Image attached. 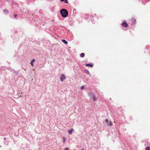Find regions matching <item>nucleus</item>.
Returning <instances> with one entry per match:
<instances>
[{"label":"nucleus","mask_w":150,"mask_h":150,"mask_svg":"<svg viewBox=\"0 0 150 150\" xmlns=\"http://www.w3.org/2000/svg\"><path fill=\"white\" fill-rule=\"evenodd\" d=\"M84 86H81V89H84Z\"/></svg>","instance_id":"nucleus-19"},{"label":"nucleus","mask_w":150,"mask_h":150,"mask_svg":"<svg viewBox=\"0 0 150 150\" xmlns=\"http://www.w3.org/2000/svg\"><path fill=\"white\" fill-rule=\"evenodd\" d=\"M144 1H145V2H147L149 1V0H143L142 1V3L143 4H144Z\"/></svg>","instance_id":"nucleus-14"},{"label":"nucleus","mask_w":150,"mask_h":150,"mask_svg":"<svg viewBox=\"0 0 150 150\" xmlns=\"http://www.w3.org/2000/svg\"><path fill=\"white\" fill-rule=\"evenodd\" d=\"M65 79V76L64 75H62L60 77V79L62 81H63Z\"/></svg>","instance_id":"nucleus-4"},{"label":"nucleus","mask_w":150,"mask_h":150,"mask_svg":"<svg viewBox=\"0 0 150 150\" xmlns=\"http://www.w3.org/2000/svg\"><path fill=\"white\" fill-rule=\"evenodd\" d=\"M35 61V59H33L32 61H31L30 62V64L32 66H33V63Z\"/></svg>","instance_id":"nucleus-5"},{"label":"nucleus","mask_w":150,"mask_h":150,"mask_svg":"<svg viewBox=\"0 0 150 150\" xmlns=\"http://www.w3.org/2000/svg\"><path fill=\"white\" fill-rule=\"evenodd\" d=\"M121 25L122 26L127 27L128 26V24L125 21H124L121 24Z\"/></svg>","instance_id":"nucleus-3"},{"label":"nucleus","mask_w":150,"mask_h":150,"mask_svg":"<svg viewBox=\"0 0 150 150\" xmlns=\"http://www.w3.org/2000/svg\"><path fill=\"white\" fill-rule=\"evenodd\" d=\"M60 13L62 16L64 18L66 17L68 15V12L65 9H61L60 11Z\"/></svg>","instance_id":"nucleus-1"},{"label":"nucleus","mask_w":150,"mask_h":150,"mask_svg":"<svg viewBox=\"0 0 150 150\" xmlns=\"http://www.w3.org/2000/svg\"><path fill=\"white\" fill-rule=\"evenodd\" d=\"M132 22L134 23L135 24L136 22V19H132Z\"/></svg>","instance_id":"nucleus-12"},{"label":"nucleus","mask_w":150,"mask_h":150,"mask_svg":"<svg viewBox=\"0 0 150 150\" xmlns=\"http://www.w3.org/2000/svg\"><path fill=\"white\" fill-rule=\"evenodd\" d=\"M6 139V137H4V140H5Z\"/></svg>","instance_id":"nucleus-22"},{"label":"nucleus","mask_w":150,"mask_h":150,"mask_svg":"<svg viewBox=\"0 0 150 150\" xmlns=\"http://www.w3.org/2000/svg\"><path fill=\"white\" fill-rule=\"evenodd\" d=\"M62 41L65 44H67L68 43L65 40H62Z\"/></svg>","instance_id":"nucleus-9"},{"label":"nucleus","mask_w":150,"mask_h":150,"mask_svg":"<svg viewBox=\"0 0 150 150\" xmlns=\"http://www.w3.org/2000/svg\"><path fill=\"white\" fill-rule=\"evenodd\" d=\"M60 1H64V0H60Z\"/></svg>","instance_id":"nucleus-23"},{"label":"nucleus","mask_w":150,"mask_h":150,"mask_svg":"<svg viewBox=\"0 0 150 150\" xmlns=\"http://www.w3.org/2000/svg\"><path fill=\"white\" fill-rule=\"evenodd\" d=\"M64 3L67 4L68 3V0H64Z\"/></svg>","instance_id":"nucleus-17"},{"label":"nucleus","mask_w":150,"mask_h":150,"mask_svg":"<svg viewBox=\"0 0 150 150\" xmlns=\"http://www.w3.org/2000/svg\"><path fill=\"white\" fill-rule=\"evenodd\" d=\"M14 73L16 74H18V73L17 72L15 71H14Z\"/></svg>","instance_id":"nucleus-18"},{"label":"nucleus","mask_w":150,"mask_h":150,"mask_svg":"<svg viewBox=\"0 0 150 150\" xmlns=\"http://www.w3.org/2000/svg\"><path fill=\"white\" fill-rule=\"evenodd\" d=\"M92 98L93 99V101H95L97 100V98L95 96H94L93 97H92Z\"/></svg>","instance_id":"nucleus-11"},{"label":"nucleus","mask_w":150,"mask_h":150,"mask_svg":"<svg viewBox=\"0 0 150 150\" xmlns=\"http://www.w3.org/2000/svg\"><path fill=\"white\" fill-rule=\"evenodd\" d=\"M84 53H81V54H80V57H84Z\"/></svg>","instance_id":"nucleus-13"},{"label":"nucleus","mask_w":150,"mask_h":150,"mask_svg":"<svg viewBox=\"0 0 150 150\" xmlns=\"http://www.w3.org/2000/svg\"><path fill=\"white\" fill-rule=\"evenodd\" d=\"M89 96L91 97H93L94 96V95L93 93L92 92H91L89 94Z\"/></svg>","instance_id":"nucleus-6"},{"label":"nucleus","mask_w":150,"mask_h":150,"mask_svg":"<svg viewBox=\"0 0 150 150\" xmlns=\"http://www.w3.org/2000/svg\"><path fill=\"white\" fill-rule=\"evenodd\" d=\"M17 16H18L17 14H15L14 15V17L15 18H16V17H17Z\"/></svg>","instance_id":"nucleus-21"},{"label":"nucleus","mask_w":150,"mask_h":150,"mask_svg":"<svg viewBox=\"0 0 150 150\" xmlns=\"http://www.w3.org/2000/svg\"><path fill=\"white\" fill-rule=\"evenodd\" d=\"M105 121L107 124V125L109 126H111L112 124L111 122V121H109L108 119H106Z\"/></svg>","instance_id":"nucleus-2"},{"label":"nucleus","mask_w":150,"mask_h":150,"mask_svg":"<svg viewBox=\"0 0 150 150\" xmlns=\"http://www.w3.org/2000/svg\"><path fill=\"white\" fill-rule=\"evenodd\" d=\"M74 130L73 129H71V130H69L68 131L69 133V134H71L72 133V131Z\"/></svg>","instance_id":"nucleus-8"},{"label":"nucleus","mask_w":150,"mask_h":150,"mask_svg":"<svg viewBox=\"0 0 150 150\" xmlns=\"http://www.w3.org/2000/svg\"><path fill=\"white\" fill-rule=\"evenodd\" d=\"M146 150H150V147H146Z\"/></svg>","instance_id":"nucleus-15"},{"label":"nucleus","mask_w":150,"mask_h":150,"mask_svg":"<svg viewBox=\"0 0 150 150\" xmlns=\"http://www.w3.org/2000/svg\"><path fill=\"white\" fill-rule=\"evenodd\" d=\"M81 150H84L83 149H81Z\"/></svg>","instance_id":"nucleus-24"},{"label":"nucleus","mask_w":150,"mask_h":150,"mask_svg":"<svg viewBox=\"0 0 150 150\" xmlns=\"http://www.w3.org/2000/svg\"><path fill=\"white\" fill-rule=\"evenodd\" d=\"M86 66H90L91 67H92L93 66V65L92 64H86Z\"/></svg>","instance_id":"nucleus-10"},{"label":"nucleus","mask_w":150,"mask_h":150,"mask_svg":"<svg viewBox=\"0 0 150 150\" xmlns=\"http://www.w3.org/2000/svg\"><path fill=\"white\" fill-rule=\"evenodd\" d=\"M64 150H69V149L68 148H66Z\"/></svg>","instance_id":"nucleus-20"},{"label":"nucleus","mask_w":150,"mask_h":150,"mask_svg":"<svg viewBox=\"0 0 150 150\" xmlns=\"http://www.w3.org/2000/svg\"><path fill=\"white\" fill-rule=\"evenodd\" d=\"M63 143H64L66 141V139L65 137H63Z\"/></svg>","instance_id":"nucleus-16"},{"label":"nucleus","mask_w":150,"mask_h":150,"mask_svg":"<svg viewBox=\"0 0 150 150\" xmlns=\"http://www.w3.org/2000/svg\"><path fill=\"white\" fill-rule=\"evenodd\" d=\"M4 12L5 14H8V13L9 12L6 9H5L4 10Z\"/></svg>","instance_id":"nucleus-7"}]
</instances>
